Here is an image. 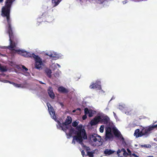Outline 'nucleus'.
Wrapping results in <instances>:
<instances>
[{"instance_id":"4be33fe9","label":"nucleus","mask_w":157,"mask_h":157,"mask_svg":"<svg viewBox=\"0 0 157 157\" xmlns=\"http://www.w3.org/2000/svg\"><path fill=\"white\" fill-rule=\"evenodd\" d=\"M94 114V111L92 109L90 110L88 116L89 117H91L93 116Z\"/></svg>"},{"instance_id":"2f4dec72","label":"nucleus","mask_w":157,"mask_h":157,"mask_svg":"<svg viewBox=\"0 0 157 157\" xmlns=\"http://www.w3.org/2000/svg\"><path fill=\"white\" fill-rule=\"evenodd\" d=\"M57 122L60 127L61 128L63 126L62 125V124L59 121H58Z\"/></svg>"},{"instance_id":"f257e3e1","label":"nucleus","mask_w":157,"mask_h":157,"mask_svg":"<svg viewBox=\"0 0 157 157\" xmlns=\"http://www.w3.org/2000/svg\"><path fill=\"white\" fill-rule=\"evenodd\" d=\"M15 0H6V4L2 10V15L6 17L8 32L9 34L10 45L8 46V48L10 50H13V48L16 46L17 41V38L14 36L12 28L11 26V22L10 19V8L12 3Z\"/></svg>"},{"instance_id":"cd10ccee","label":"nucleus","mask_w":157,"mask_h":157,"mask_svg":"<svg viewBox=\"0 0 157 157\" xmlns=\"http://www.w3.org/2000/svg\"><path fill=\"white\" fill-rule=\"evenodd\" d=\"M63 126L62 127V129L65 132H66L67 130L68 129V127L67 126H66L65 127H63Z\"/></svg>"},{"instance_id":"ddd939ff","label":"nucleus","mask_w":157,"mask_h":157,"mask_svg":"<svg viewBox=\"0 0 157 157\" xmlns=\"http://www.w3.org/2000/svg\"><path fill=\"white\" fill-rule=\"evenodd\" d=\"M58 90L59 92L62 93H67L69 92L67 89L62 86L58 88Z\"/></svg>"},{"instance_id":"49530a36","label":"nucleus","mask_w":157,"mask_h":157,"mask_svg":"<svg viewBox=\"0 0 157 157\" xmlns=\"http://www.w3.org/2000/svg\"><path fill=\"white\" fill-rule=\"evenodd\" d=\"M3 0H0V2H3Z\"/></svg>"},{"instance_id":"b1692460","label":"nucleus","mask_w":157,"mask_h":157,"mask_svg":"<svg viewBox=\"0 0 157 157\" xmlns=\"http://www.w3.org/2000/svg\"><path fill=\"white\" fill-rule=\"evenodd\" d=\"M112 136L111 133H105V137L107 139H110L111 138Z\"/></svg>"},{"instance_id":"a19ab883","label":"nucleus","mask_w":157,"mask_h":157,"mask_svg":"<svg viewBox=\"0 0 157 157\" xmlns=\"http://www.w3.org/2000/svg\"><path fill=\"white\" fill-rule=\"evenodd\" d=\"M121 151H122L124 152L125 151H126L124 149V148L122 149L121 150Z\"/></svg>"},{"instance_id":"39448f33","label":"nucleus","mask_w":157,"mask_h":157,"mask_svg":"<svg viewBox=\"0 0 157 157\" xmlns=\"http://www.w3.org/2000/svg\"><path fill=\"white\" fill-rule=\"evenodd\" d=\"M98 116L100 117V123L107 124L109 122L110 119L107 116L103 113Z\"/></svg>"},{"instance_id":"2eb2a0df","label":"nucleus","mask_w":157,"mask_h":157,"mask_svg":"<svg viewBox=\"0 0 157 157\" xmlns=\"http://www.w3.org/2000/svg\"><path fill=\"white\" fill-rule=\"evenodd\" d=\"M114 152V151H113L111 149H106L104 151V153L106 155H110L113 153Z\"/></svg>"},{"instance_id":"dca6fc26","label":"nucleus","mask_w":157,"mask_h":157,"mask_svg":"<svg viewBox=\"0 0 157 157\" xmlns=\"http://www.w3.org/2000/svg\"><path fill=\"white\" fill-rule=\"evenodd\" d=\"M62 0H52V3L53 4L54 7L57 6Z\"/></svg>"},{"instance_id":"412c9836","label":"nucleus","mask_w":157,"mask_h":157,"mask_svg":"<svg viewBox=\"0 0 157 157\" xmlns=\"http://www.w3.org/2000/svg\"><path fill=\"white\" fill-rule=\"evenodd\" d=\"M111 129L110 127H107L105 130V133H111Z\"/></svg>"},{"instance_id":"5701e85b","label":"nucleus","mask_w":157,"mask_h":157,"mask_svg":"<svg viewBox=\"0 0 157 157\" xmlns=\"http://www.w3.org/2000/svg\"><path fill=\"white\" fill-rule=\"evenodd\" d=\"M143 136H144V134L142 130H141V131L139 132L138 135H136V137H141Z\"/></svg>"},{"instance_id":"bb28decb","label":"nucleus","mask_w":157,"mask_h":157,"mask_svg":"<svg viewBox=\"0 0 157 157\" xmlns=\"http://www.w3.org/2000/svg\"><path fill=\"white\" fill-rule=\"evenodd\" d=\"M78 124V123L76 121L73 122L72 123V125L74 127H75L77 126Z\"/></svg>"},{"instance_id":"c85d7f7f","label":"nucleus","mask_w":157,"mask_h":157,"mask_svg":"<svg viewBox=\"0 0 157 157\" xmlns=\"http://www.w3.org/2000/svg\"><path fill=\"white\" fill-rule=\"evenodd\" d=\"M104 126L103 125H101L99 128L100 131L101 132H103L104 131Z\"/></svg>"},{"instance_id":"1a4fd4ad","label":"nucleus","mask_w":157,"mask_h":157,"mask_svg":"<svg viewBox=\"0 0 157 157\" xmlns=\"http://www.w3.org/2000/svg\"><path fill=\"white\" fill-rule=\"evenodd\" d=\"M100 117L99 116H97L95 117L92 120L90 123L91 126H94L97 124L98 123H100Z\"/></svg>"},{"instance_id":"a211bd4d","label":"nucleus","mask_w":157,"mask_h":157,"mask_svg":"<svg viewBox=\"0 0 157 157\" xmlns=\"http://www.w3.org/2000/svg\"><path fill=\"white\" fill-rule=\"evenodd\" d=\"M75 131L74 128H71L70 129L69 131L68 134V135L70 137L72 136V134L73 133H75Z\"/></svg>"},{"instance_id":"6e6552de","label":"nucleus","mask_w":157,"mask_h":157,"mask_svg":"<svg viewBox=\"0 0 157 157\" xmlns=\"http://www.w3.org/2000/svg\"><path fill=\"white\" fill-rule=\"evenodd\" d=\"M90 139L92 141L94 142H96L97 141L100 142L101 141V137L97 134H93L91 136Z\"/></svg>"},{"instance_id":"37998d69","label":"nucleus","mask_w":157,"mask_h":157,"mask_svg":"<svg viewBox=\"0 0 157 157\" xmlns=\"http://www.w3.org/2000/svg\"><path fill=\"white\" fill-rule=\"evenodd\" d=\"M142 147H147V145H146V144H145V145H142Z\"/></svg>"},{"instance_id":"e433bc0d","label":"nucleus","mask_w":157,"mask_h":157,"mask_svg":"<svg viewBox=\"0 0 157 157\" xmlns=\"http://www.w3.org/2000/svg\"><path fill=\"white\" fill-rule=\"evenodd\" d=\"M81 153H82V155L84 156V155H85V152H84V151H83V150H82V152H81Z\"/></svg>"},{"instance_id":"0eeeda50","label":"nucleus","mask_w":157,"mask_h":157,"mask_svg":"<svg viewBox=\"0 0 157 157\" xmlns=\"http://www.w3.org/2000/svg\"><path fill=\"white\" fill-rule=\"evenodd\" d=\"M47 105L50 114L52 118L56 121V117L53 108L50 104L48 105L47 104Z\"/></svg>"},{"instance_id":"7c9ffc66","label":"nucleus","mask_w":157,"mask_h":157,"mask_svg":"<svg viewBox=\"0 0 157 157\" xmlns=\"http://www.w3.org/2000/svg\"><path fill=\"white\" fill-rule=\"evenodd\" d=\"M123 155L124 156L127 157L129 155V154L126 151H125L123 152Z\"/></svg>"},{"instance_id":"ea45409f","label":"nucleus","mask_w":157,"mask_h":157,"mask_svg":"<svg viewBox=\"0 0 157 157\" xmlns=\"http://www.w3.org/2000/svg\"><path fill=\"white\" fill-rule=\"evenodd\" d=\"M55 76L56 77H58L59 76V74H57L56 73L55 75Z\"/></svg>"},{"instance_id":"9b49d317","label":"nucleus","mask_w":157,"mask_h":157,"mask_svg":"<svg viewBox=\"0 0 157 157\" xmlns=\"http://www.w3.org/2000/svg\"><path fill=\"white\" fill-rule=\"evenodd\" d=\"M113 133L116 137H120L123 140H124V138L121 134L120 132L117 129H114L113 130Z\"/></svg>"},{"instance_id":"58836bf2","label":"nucleus","mask_w":157,"mask_h":157,"mask_svg":"<svg viewBox=\"0 0 157 157\" xmlns=\"http://www.w3.org/2000/svg\"><path fill=\"white\" fill-rule=\"evenodd\" d=\"M113 115H114V117H115V118H116V117H117V115L116 114V113H115L114 112H113Z\"/></svg>"},{"instance_id":"f8f14e48","label":"nucleus","mask_w":157,"mask_h":157,"mask_svg":"<svg viewBox=\"0 0 157 157\" xmlns=\"http://www.w3.org/2000/svg\"><path fill=\"white\" fill-rule=\"evenodd\" d=\"M72 121V119L71 117L69 116H67L65 122L62 123V125L63 126L68 125L71 123Z\"/></svg>"},{"instance_id":"423d86ee","label":"nucleus","mask_w":157,"mask_h":157,"mask_svg":"<svg viewBox=\"0 0 157 157\" xmlns=\"http://www.w3.org/2000/svg\"><path fill=\"white\" fill-rule=\"evenodd\" d=\"M89 87L91 89L97 88L98 90H101V82L99 81H97L95 83H92L91 84L90 86Z\"/></svg>"},{"instance_id":"9d476101","label":"nucleus","mask_w":157,"mask_h":157,"mask_svg":"<svg viewBox=\"0 0 157 157\" xmlns=\"http://www.w3.org/2000/svg\"><path fill=\"white\" fill-rule=\"evenodd\" d=\"M83 137L82 136L77 135L74 136H73L72 143L75 144V140H76L77 142H78L79 143L81 144L83 141Z\"/></svg>"},{"instance_id":"c03bdc74","label":"nucleus","mask_w":157,"mask_h":157,"mask_svg":"<svg viewBox=\"0 0 157 157\" xmlns=\"http://www.w3.org/2000/svg\"><path fill=\"white\" fill-rule=\"evenodd\" d=\"M76 110H78L80 111H81V109L80 108H78Z\"/></svg>"},{"instance_id":"6ab92c4d","label":"nucleus","mask_w":157,"mask_h":157,"mask_svg":"<svg viewBox=\"0 0 157 157\" xmlns=\"http://www.w3.org/2000/svg\"><path fill=\"white\" fill-rule=\"evenodd\" d=\"M47 55L51 57L55 58L57 57V54L56 53L53 52L51 53L50 54H47Z\"/></svg>"},{"instance_id":"393cba45","label":"nucleus","mask_w":157,"mask_h":157,"mask_svg":"<svg viewBox=\"0 0 157 157\" xmlns=\"http://www.w3.org/2000/svg\"><path fill=\"white\" fill-rule=\"evenodd\" d=\"M90 110L87 108H85L84 109V113L85 115H87L89 113Z\"/></svg>"},{"instance_id":"4468645a","label":"nucleus","mask_w":157,"mask_h":157,"mask_svg":"<svg viewBox=\"0 0 157 157\" xmlns=\"http://www.w3.org/2000/svg\"><path fill=\"white\" fill-rule=\"evenodd\" d=\"M48 91L50 97L52 99L54 98L55 95L53 92L52 88L51 87H49L48 90Z\"/></svg>"},{"instance_id":"c756f323","label":"nucleus","mask_w":157,"mask_h":157,"mask_svg":"<svg viewBox=\"0 0 157 157\" xmlns=\"http://www.w3.org/2000/svg\"><path fill=\"white\" fill-rule=\"evenodd\" d=\"M140 132V130L139 129H137L135 130V132L134 133V134L135 135H136H136H138V133H139Z\"/></svg>"},{"instance_id":"de8ad7c7","label":"nucleus","mask_w":157,"mask_h":157,"mask_svg":"<svg viewBox=\"0 0 157 157\" xmlns=\"http://www.w3.org/2000/svg\"><path fill=\"white\" fill-rule=\"evenodd\" d=\"M57 65L58 66H60L59 65V64H57Z\"/></svg>"},{"instance_id":"09e8293b","label":"nucleus","mask_w":157,"mask_h":157,"mask_svg":"<svg viewBox=\"0 0 157 157\" xmlns=\"http://www.w3.org/2000/svg\"><path fill=\"white\" fill-rule=\"evenodd\" d=\"M121 157H122V156H121Z\"/></svg>"},{"instance_id":"4c0bfd02","label":"nucleus","mask_w":157,"mask_h":157,"mask_svg":"<svg viewBox=\"0 0 157 157\" xmlns=\"http://www.w3.org/2000/svg\"><path fill=\"white\" fill-rule=\"evenodd\" d=\"M131 155L135 157H139L137 155H136L135 153L132 154Z\"/></svg>"},{"instance_id":"aec40b11","label":"nucleus","mask_w":157,"mask_h":157,"mask_svg":"<svg viewBox=\"0 0 157 157\" xmlns=\"http://www.w3.org/2000/svg\"><path fill=\"white\" fill-rule=\"evenodd\" d=\"M6 81L7 82H10V83L13 84V85H14L16 87H21V84H18L16 83L13 82H11L8 81Z\"/></svg>"},{"instance_id":"20e7f679","label":"nucleus","mask_w":157,"mask_h":157,"mask_svg":"<svg viewBox=\"0 0 157 157\" xmlns=\"http://www.w3.org/2000/svg\"><path fill=\"white\" fill-rule=\"evenodd\" d=\"M157 127V125L154 126H149L148 127H143L142 130L144 133V136H148L149 134L151 133V131L153 130L154 128Z\"/></svg>"},{"instance_id":"a18cd8bd","label":"nucleus","mask_w":157,"mask_h":157,"mask_svg":"<svg viewBox=\"0 0 157 157\" xmlns=\"http://www.w3.org/2000/svg\"><path fill=\"white\" fill-rule=\"evenodd\" d=\"M76 111V110H73L72 111V112H73V113H75V112Z\"/></svg>"},{"instance_id":"f3484780","label":"nucleus","mask_w":157,"mask_h":157,"mask_svg":"<svg viewBox=\"0 0 157 157\" xmlns=\"http://www.w3.org/2000/svg\"><path fill=\"white\" fill-rule=\"evenodd\" d=\"M47 75L49 78L51 77L52 71L49 69H47L45 71Z\"/></svg>"},{"instance_id":"a878e982","label":"nucleus","mask_w":157,"mask_h":157,"mask_svg":"<svg viewBox=\"0 0 157 157\" xmlns=\"http://www.w3.org/2000/svg\"><path fill=\"white\" fill-rule=\"evenodd\" d=\"M94 152L92 151L88 152H87V155L90 157H93Z\"/></svg>"},{"instance_id":"72a5a7b5","label":"nucleus","mask_w":157,"mask_h":157,"mask_svg":"<svg viewBox=\"0 0 157 157\" xmlns=\"http://www.w3.org/2000/svg\"><path fill=\"white\" fill-rule=\"evenodd\" d=\"M22 69H25V71H26L28 70V69H27V68L26 67L22 65Z\"/></svg>"},{"instance_id":"473e14b6","label":"nucleus","mask_w":157,"mask_h":157,"mask_svg":"<svg viewBox=\"0 0 157 157\" xmlns=\"http://www.w3.org/2000/svg\"><path fill=\"white\" fill-rule=\"evenodd\" d=\"M127 151L128 152V153L129 155H131V151H130V150L128 149V148L127 149Z\"/></svg>"},{"instance_id":"f704fd0d","label":"nucleus","mask_w":157,"mask_h":157,"mask_svg":"<svg viewBox=\"0 0 157 157\" xmlns=\"http://www.w3.org/2000/svg\"><path fill=\"white\" fill-rule=\"evenodd\" d=\"M86 115H83L82 117V119L83 120H85L87 118Z\"/></svg>"},{"instance_id":"79ce46f5","label":"nucleus","mask_w":157,"mask_h":157,"mask_svg":"<svg viewBox=\"0 0 157 157\" xmlns=\"http://www.w3.org/2000/svg\"><path fill=\"white\" fill-rule=\"evenodd\" d=\"M39 83L40 84H45L44 83V82H42V81H39Z\"/></svg>"},{"instance_id":"7ed1b4c3","label":"nucleus","mask_w":157,"mask_h":157,"mask_svg":"<svg viewBox=\"0 0 157 157\" xmlns=\"http://www.w3.org/2000/svg\"><path fill=\"white\" fill-rule=\"evenodd\" d=\"M76 129L77 131H75V134L76 135L82 136L84 140L87 139V136L85 129L82 128V125H79L77 126Z\"/></svg>"},{"instance_id":"c9c22d12","label":"nucleus","mask_w":157,"mask_h":157,"mask_svg":"<svg viewBox=\"0 0 157 157\" xmlns=\"http://www.w3.org/2000/svg\"><path fill=\"white\" fill-rule=\"evenodd\" d=\"M121 152V150L120 149H119L118 150L117 152V154L118 155V156H119L120 154L119 153Z\"/></svg>"},{"instance_id":"f03ea898","label":"nucleus","mask_w":157,"mask_h":157,"mask_svg":"<svg viewBox=\"0 0 157 157\" xmlns=\"http://www.w3.org/2000/svg\"><path fill=\"white\" fill-rule=\"evenodd\" d=\"M15 51L18 54L23 56L33 58L35 61L36 68L37 69L41 68L42 65L43 64L42 61L41 59L38 56L36 55L33 53H31L23 50H16Z\"/></svg>"}]
</instances>
